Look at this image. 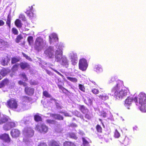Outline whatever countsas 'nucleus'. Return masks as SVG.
I'll list each match as a JSON object with an SVG mask.
<instances>
[{
    "instance_id": "nucleus-14",
    "label": "nucleus",
    "mask_w": 146,
    "mask_h": 146,
    "mask_svg": "<svg viewBox=\"0 0 146 146\" xmlns=\"http://www.w3.org/2000/svg\"><path fill=\"white\" fill-rule=\"evenodd\" d=\"M70 56L71 57V61L73 65H74L77 62V58L76 53H72L70 54Z\"/></svg>"
},
{
    "instance_id": "nucleus-17",
    "label": "nucleus",
    "mask_w": 146,
    "mask_h": 146,
    "mask_svg": "<svg viewBox=\"0 0 146 146\" xmlns=\"http://www.w3.org/2000/svg\"><path fill=\"white\" fill-rule=\"evenodd\" d=\"M20 66L22 69H29L30 68L29 64L27 62H22L20 63Z\"/></svg>"
},
{
    "instance_id": "nucleus-19",
    "label": "nucleus",
    "mask_w": 146,
    "mask_h": 146,
    "mask_svg": "<svg viewBox=\"0 0 146 146\" xmlns=\"http://www.w3.org/2000/svg\"><path fill=\"white\" fill-rule=\"evenodd\" d=\"M78 108L81 112L83 113H87L88 112V110L83 105H80Z\"/></svg>"
},
{
    "instance_id": "nucleus-32",
    "label": "nucleus",
    "mask_w": 146,
    "mask_h": 146,
    "mask_svg": "<svg viewBox=\"0 0 146 146\" xmlns=\"http://www.w3.org/2000/svg\"><path fill=\"white\" fill-rule=\"evenodd\" d=\"M30 84L32 85H36L38 84V82L36 80H31L29 82Z\"/></svg>"
},
{
    "instance_id": "nucleus-38",
    "label": "nucleus",
    "mask_w": 146,
    "mask_h": 146,
    "mask_svg": "<svg viewBox=\"0 0 146 146\" xmlns=\"http://www.w3.org/2000/svg\"><path fill=\"white\" fill-rule=\"evenodd\" d=\"M47 123L51 124H54L55 123L56 121L55 120L51 119H47L46 121Z\"/></svg>"
},
{
    "instance_id": "nucleus-11",
    "label": "nucleus",
    "mask_w": 146,
    "mask_h": 146,
    "mask_svg": "<svg viewBox=\"0 0 146 146\" xmlns=\"http://www.w3.org/2000/svg\"><path fill=\"white\" fill-rule=\"evenodd\" d=\"M0 139L7 143L10 142L11 140L9 135L5 133L0 135Z\"/></svg>"
},
{
    "instance_id": "nucleus-2",
    "label": "nucleus",
    "mask_w": 146,
    "mask_h": 146,
    "mask_svg": "<svg viewBox=\"0 0 146 146\" xmlns=\"http://www.w3.org/2000/svg\"><path fill=\"white\" fill-rule=\"evenodd\" d=\"M127 92L126 90L118 89V85L117 86L113 89L111 91V94L112 95L117 99H122L124 96L127 94Z\"/></svg>"
},
{
    "instance_id": "nucleus-44",
    "label": "nucleus",
    "mask_w": 146,
    "mask_h": 146,
    "mask_svg": "<svg viewBox=\"0 0 146 146\" xmlns=\"http://www.w3.org/2000/svg\"><path fill=\"white\" fill-rule=\"evenodd\" d=\"M79 89L82 91L84 92L85 88L83 85L81 84H79Z\"/></svg>"
},
{
    "instance_id": "nucleus-39",
    "label": "nucleus",
    "mask_w": 146,
    "mask_h": 146,
    "mask_svg": "<svg viewBox=\"0 0 146 146\" xmlns=\"http://www.w3.org/2000/svg\"><path fill=\"white\" fill-rule=\"evenodd\" d=\"M55 102V104L56 106V107L57 109H61L62 108V106H60V104L57 102H56V100L54 99H53Z\"/></svg>"
},
{
    "instance_id": "nucleus-18",
    "label": "nucleus",
    "mask_w": 146,
    "mask_h": 146,
    "mask_svg": "<svg viewBox=\"0 0 146 146\" xmlns=\"http://www.w3.org/2000/svg\"><path fill=\"white\" fill-rule=\"evenodd\" d=\"M50 116L53 117L54 119L59 120H63V117L60 114H51Z\"/></svg>"
},
{
    "instance_id": "nucleus-6",
    "label": "nucleus",
    "mask_w": 146,
    "mask_h": 146,
    "mask_svg": "<svg viewBox=\"0 0 146 146\" xmlns=\"http://www.w3.org/2000/svg\"><path fill=\"white\" fill-rule=\"evenodd\" d=\"M35 129L40 133H45L47 132L48 127L44 123H40L36 125Z\"/></svg>"
},
{
    "instance_id": "nucleus-42",
    "label": "nucleus",
    "mask_w": 146,
    "mask_h": 146,
    "mask_svg": "<svg viewBox=\"0 0 146 146\" xmlns=\"http://www.w3.org/2000/svg\"><path fill=\"white\" fill-rule=\"evenodd\" d=\"M27 40L29 44L31 45L33 42V37H28Z\"/></svg>"
},
{
    "instance_id": "nucleus-22",
    "label": "nucleus",
    "mask_w": 146,
    "mask_h": 146,
    "mask_svg": "<svg viewBox=\"0 0 146 146\" xmlns=\"http://www.w3.org/2000/svg\"><path fill=\"white\" fill-rule=\"evenodd\" d=\"M11 17L10 13H9L7 16V19L6 21V24L8 25L9 29H10L11 27Z\"/></svg>"
},
{
    "instance_id": "nucleus-53",
    "label": "nucleus",
    "mask_w": 146,
    "mask_h": 146,
    "mask_svg": "<svg viewBox=\"0 0 146 146\" xmlns=\"http://www.w3.org/2000/svg\"><path fill=\"white\" fill-rule=\"evenodd\" d=\"M22 38V37H17L16 40V41L18 43L19 42V41Z\"/></svg>"
},
{
    "instance_id": "nucleus-46",
    "label": "nucleus",
    "mask_w": 146,
    "mask_h": 146,
    "mask_svg": "<svg viewBox=\"0 0 146 146\" xmlns=\"http://www.w3.org/2000/svg\"><path fill=\"white\" fill-rule=\"evenodd\" d=\"M115 135L117 138H118L120 136V134L117 129L115 130Z\"/></svg>"
},
{
    "instance_id": "nucleus-35",
    "label": "nucleus",
    "mask_w": 146,
    "mask_h": 146,
    "mask_svg": "<svg viewBox=\"0 0 146 146\" xmlns=\"http://www.w3.org/2000/svg\"><path fill=\"white\" fill-rule=\"evenodd\" d=\"M19 18L21 19L23 21H25L26 20L25 16L23 14H21L19 15Z\"/></svg>"
},
{
    "instance_id": "nucleus-40",
    "label": "nucleus",
    "mask_w": 146,
    "mask_h": 146,
    "mask_svg": "<svg viewBox=\"0 0 146 146\" xmlns=\"http://www.w3.org/2000/svg\"><path fill=\"white\" fill-rule=\"evenodd\" d=\"M99 98H101L102 100H104L107 99L108 98V97L105 95H101L99 96Z\"/></svg>"
},
{
    "instance_id": "nucleus-45",
    "label": "nucleus",
    "mask_w": 146,
    "mask_h": 146,
    "mask_svg": "<svg viewBox=\"0 0 146 146\" xmlns=\"http://www.w3.org/2000/svg\"><path fill=\"white\" fill-rule=\"evenodd\" d=\"M21 76L23 78V79L24 80V81H27L28 80V79L26 76V75L25 73H22L21 74Z\"/></svg>"
},
{
    "instance_id": "nucleus-49",
    "label": "nucleus",
    "mask_w": 146,
    "mask_h": 146,
    "mask_svg": "<svg viewBox=\"0 0 146 146\" xmlns=\"http://www.w3.org/2000/svg\"><path fill=\"white\" fill-rule=\"evenodd\" d=\"M7 42H5L2 39H0V44L2 45H5L6 44Z\"/></svg>"
},
{
    "instance_id": "nucleus-59",
    "label": "nucleus",
    "mask_w": 146,
    "mask_h": 146,
    "mask_svg": "<svg viewBox=\"0 0 146 146\" xmlns=\"http://www.w3.org/2000/svg\"><path fill=\"white\" fill-rule=\"evenodd\" d=\"M96 70V71L97 72H100L101 71H102V70L101 68H99L98 67H97Z\"/></svg>"
},
{
    "instance_id": "nucleus-5",
    "label": "nucleus",
    "mask_w": 146,
    "mask_h": 146,
    "mask_svg": "<svg viewBox=\"0 0 146 146\" xmlns=\"http://www.w3.org/2000/svg\"><path fill=\"white\" fill-rule=\"evenodd\" d=\"M54 47L49 46L46 48L44 52V55L45 57L48 58L52 59L55 56Z\"/></svg>"
},
{
    "instance_id": "nucleus-52",
    "label": "nucleus",
    "mask_w": 146,
    "mask_h": 146,
    "mask_svg": "<svg viewBox=\"0 0 146 146\" xmlns=\"http://www.w3.org/2000/svg\"><path fill=\"white\" fill-rule=\"evenodd\" d=\"M88 105H91L92 104V100L90 98H88Z\"/></svg>"
},
{
    "instance_id": "nucleus-54",
    "label": "nucleus",
    "mask_w": 146,
    "mask_h": 146,
    "mask_svg": "<svg viewBox=\"0 0 146 146\" xmlns=\"http://www.w3.org/2000/svg\"><path fill=\"white\" fill-rule=\"evenodd\" d=\"M38 146H47L46 143H40Z\"/></svg>"
},
{
    "instance_id": "nucleus-24",
    "label": "nucleus",
    "mask_w": 146,
    "mask_h": 146,
    "mask_svg": "<svg viewBox=\"0 0 146 146\" xmlns=\"http://www.w3.org/2000/svg\"><path fill=\"white\" fill-rule=\"evenodd\" d=\"M9 60L7 58L3 59L1 61V64L3 66L7 65Z\"/></svg>"
},
{
    "instance_id": "nucleus-29",
    "label": "nucleus",
    "mask_w": 146,
    "mask_h": 146,
    "mask_svg": "<svg viewBox=\"0 0 146 146\" xmlns=\"http://www.w3.org/2000/svg\"><path fill=\"white\" fill-rule=\"evenodd\" d=\"M8 72L7 70L5 69H3L1 70L0 73L2 76H4L7 74Z\"/></svg>"
},
{
    "instance_id": "nucleus-26",
    "label": "nucleus",
    "mask_w": 146,
    "mask_h": 146,
    "mask_svg": "<svg viewBox=\"0 0 146 146\" xmlns=\"http://www.w3.org/2000/svg\"><path fill=\"white\" fill-rule=\"evenodd\" d=\"M64 146H76L73 143L70 142H66L64 143Z\"/></svg>"
},
{
    "instance_id": "nucleus-23",
    "label": "nucleus",
    "mask_w": 146,
    "mask_h": 146,
    "mask_svg": "<svg viewBox=\"0 0 146 146\" xmlns=\"http://www.w3.org/2000/svg\"><path fill=\"white\" fill-rule=\"evenodd\" d=\"M73 113V114L75 116L80 118L82 119H84L83 116L79 112L77 111H74Z\"/></svg>"
},
{
    "instance_id": "nucleus-33",
    "label": "nucleus",
    "mask_w": 146,
    "mask_h": 146,
    "mask_svg": "<svg viewBox=\"0 0 146 146\" xmlns=\"http://www.w3.org/2000/svg\"><path fill=\"white\" fill-rule=\"evenodd\" d=\"M67 78L69 80L74 82H77V80L76 78H74L71 77H67Z\"/></svg>"
},
{
    "instance_id": "nucleus-25",
    "label": "nucleus",
    "mask_w": 146,
    "mask_h": 146,
    "mask_svg": "<svg viewBox=\"0 0 146 146\" xmlns=\"http://www.w3.org/2000/svg\"><path fill=\"white\" fill-rule=\"evenodd\" d=\"M58 37H49V41L50 44L53 42H56L58 41Z\"/></svg>"
},
{
    "instance_id": "nucleus-50",
    "label": "nucleus",
    "mask_w": 146,
    "mask_h": 146,
    "mask_svg": "<svg viewBox=\"0 0 146 146\" xmlns=\"http://www.w3.org/2000/svg\"><path fill=\"white\" fill-rule=\"evenodd\" d=\"M23 100L24 101H30L31 100V98L27 96H24L23 97Z\"/></svg>"
},
{
    "instance_id": "nucleus-60",
    "label": "nucleus",
    "mask_w": 146,
    "mask_h": 146,
    "mask_svg": "<svg viewBox=\"0 0 146 146\" xmlns=\"http://www.w3.org/2000/svg\"><path fill=\"white\" fill-rule=\"evenodd\" d=\"M71 126L72 127H77V125L74 123H72L71 125Z\"/></svg>"
},
{
    "instance_id": "nucleus-56",
    "label": "nucleus",
    "mask_w": 146,
    "mask_h": 146,
    "mask_svg": "<svg viewBox=\"0 0 146 146\" xmlns=\"http://www.w3.org/2000/svg\"><path fill=\"white\" fill-rule=\"evenodd\" d=\"M63 114L65 116L71 117V115H69V114L66 112H64L63 113Z\"/></svg>"
},
{
    "instance_id": "nucleus-62",
    "label": "nucleus",
    "mask_w": 146,
    "mask_h": 146,
    "mask_svg": "<svg viewBox=\"0 0 146 146\" xmlns=\"http://www.w3.org/2000/svg\"><path fill=\"white\" fill-rule=\"evenodd\" d=\"M46 72H47V73L48 74H49V75H50V74H51V72L50 71L47 70Z\"/></svg>"
},
{
    "instance_id": "nucleus-3",
    "label": "nucleus",
    "mask_w": 146,
    "mask_h": 146,
    "mask_svg": "<svg viewBox=\"0 0 146 146\" xmlns=\"http://www.w3.org/2000/svg\"><path fill=\"white\" fill-rule=\"evenodd\" d=\"M47 46L46 42L41 37H38L36 38L35 48L37 51H40L43 48H46Z\"/></svg>"
},
{
    "instance_id": "nucleus-34",
    "label": "nucleus",
    "mask_w": 146,
    "mask_h": 146,
    "mask_svg": "<svg viewBox=\"0 0 146 146\" xmlns=\"http://www.w3.org/2000/svg\"><path fill=\"white\" fill-rule=\"evenodd\" d=\"M11 31L12 33L15 35H17L18 34V32L17 30L15 27H13L12 28Z\"/></svg>"
},
{
    "instance_id": "nucleus-57",
    "label": "nucleus",
    "mask_w": 146,
    "mask_h": 146,
    "mask_svg": "<svg viewBox=\"0 0 146 146\" xmlns=\"http://www.w3.org/2000/svg\"><path fill=\"white\" fill-rule=\"evenodd\" d=\"M85 118L89 119L91 117L88 114L86 113L85 116Z\"/></svg>"
},
{
    "instance_id": "nucleus-16",
    "label": "nucleus",
    "mask_w": 146,
    "mask_h": 146,
    "mask_svg": "<svg viewBox=\"0 0 146 146\" xmlns=\"http://www.w3.org/2000/svg\"><path fill=\"white\" fill-rule=\"evenodd\" d=\"M133 100V99L132 98L129 97H127L125 100V105L126 107H127V109H129V108L128 107L129 106H130L131 104V103Z\"/></svg>"
},
{
    "instance_id": "nucleus-13",
    "label": "nucleus",
    "mask_w": 146,
    "mask_h": 146,
    "mask_svg": "<svg viewBox=\"0 0 146 146\" xmlns=\"http://www.w3.org/2000/svg\"><path fill=\"white\" fill-rule=\"evenodd\" d=\"M25 90L26 94L29 95H33L34 92V90L33 88L28 86L25 87Z\"/></svg>"
},
{
    "instance_id": "nucleus-30",
    "label": "nucleus",
    "mask_w": 146,
    "mask_h": 146,
    "mask_svg": "<svg viewBox=\"0 0 146 146\" xmlns=\"http://www.w3.org/2000/svg\"><path fill=\"white\" fill-rule=\"evenodd\" d=\"M51 146H60V145L59 142L52 141L51 142Z\"/></svg>"
},
{
    "instance_id": "nucleus-9",
    "label": "nucleus",
    "mask_w": 146,
    "mask_h": 146,
    "mask_svg": "<svg viewBox=\"0 0 146 146\" xmlns=\"http://www.w3.org/2000/svg\"><path fill=\"white\" fill-rule=\"evenodd\" d=\"M23 134L26 137H31L34 134V131L31 128H25L23 131Z\"/></svg>"
},
{
    "instance_id": "nucleus-27",
    "label": "nucleus",
    "mask_w": 146,
    "mask_h": 146,
    "mask_svg": "<svg viewBox=\"0 0 146 146\" xmlns=\"http://www.w3.org/2000/svg\"><path fill=\"white\" fill-rule=\"evenodd\" d=\"M20 59L18 58L13 57L12 58L11 63L13 64L16 63L20 61Z\"/></svg>"
},
{
    "instance_id": "nucleus-47",
    "label": "nucleus",
    "mask_w": 146,
    "mask_h": 146,
    "mask_svg": "<svg viewBox=\"0 0 146 146\" xmlns=\"http://www.w3.org/2000/svg\"><path fill=\"white\" fill-rule=\"evenodd\" d=\"M96 129L99 132H102V128L101 126L99 125H98L96 126Z\"/></svg>"
},
{
    "instance_id": "nucleus-4",
    "label": "nucleus",
    "mask_w": 146,
    "mask_h": 146,
    "mask_svg": "<svg viewBox=\"0 0 146 146\" xmlns=\"http://www.w3.org/2000/svg\"><path fill=\"white\" fill-rule=\"evenodd\" d=\"M139 103L141 104L140 110L143 112H146V95L141 93L139 94Z\"/></svg>"
},
{
    "instance_id": "nucleus-31",
    "label": "nucleus",
    "mask_w": 146,
    "mask_h": 146,
    "mask_svg": "<svg viewBox=\"0 0 146 146\" xmlns=\"http://www.w3.org/2000/svg\"><path fill=\"white\" fill-rule=\"evenodd\" d=\"M69 136L71 138L76 139L77 138L76 134L73 133H69L68 134Z\"/></svg>"
},
{
    "instance_id": "nucleus-55",
    "label": "nucleus",
    "mask_w": 146,
    "mask_h": 146,
    "mask_svg": "<svg viewBox=\"0 0 146 146\" xmlns=\"http://www.w3.org/2000/svg\"><path fill=\"white\" fill-rule=\"evenodd\" d=\"M5 24L4 22L2 20H0V26L3 25Z\"/></svg>"
},
{
    "instance_id": "nucleus-58",
    "label": "nucleus",
    "mask_w": 146,
    "mask_h": 146,
    "mask_svg": "<svg viewBox=\"0 0 146 146\" xmlns=\"http://www.w3.org/2000/svg\"><path fill=\"white\" fill-rule=\"evenodd\" d=\"M51 36H57V34L54 33H53L51 34Z\"/></svg>"
},
{
    "instance_id": "nucleus-20",
    "label": "nucleus",
    "mask_w": 146,
    "mask_h": 146,
    "mask_svg": "<svg viewBox=\"0 0 146 146\" xmlns=\"http://www.w3.org/2000/svg\"><path fill=\"white\" fill-rule=\"evenodd\" d=\"M9 83V80L7 78L4 79L0 84V88L4 87L6 85H8Z\"/></svg>"
},
{
    "instance_id": "nucleus-64",
    "label": "nucleus",
    "mask_w": 146,
    "mask_h": 146,
    "mask_svg": "<svg viewBox=\"0 0 146 146\" xmlns=\"http://www.w3.org/2000/svg\"><path fill=\"white\" fill-rule=\"evenodd\" d=\"M102 115L103 116V117H106V113H104Z\"/></svg>"
},
{
    "instance_id": "nucleus-51",
    "label": "nucleus",
    "mask_w": 146,
    "mask_h": 146,
    "mask_svg": "<svg viewBox=\"0 0 146 146\" xmlns=\"http://www.w3.org/2000/svg\"><path fill=\"white\" fill-rule=\"evenodd\" d=\"M58 88L60 89H61V90H62V91L63 92H64V90H66L67 91H68V90H66V89H65V88H64L63 86H62L61 85H58Z\"/></svg>"
},
{
    "instance_id": "nucleus-63",
    "label": "nucleus",
    "mask_w": 146,
    "mask_h": 146,
    "mask_svg": "<svg viewBox=\"0 0 146 146\" xmlns=\"http://www.w3.org/2000/svg\"><path fill=\"white\" fill-rule=\"evenodd\" d=\"M23 56L25 57V58L27 57V55L26 54H25L24 53H23Z\"/></svg>"
},
{
    "instance_id": "nucleus-8",
    "label": "nucleus",
    "mask_w": 146,
    "mask_h": 146,
    "mask_svg": "<svg viewBox=\"0 0 146 146\" xmlns=\"http://www.w3.org/2000/svg\"><path fill=\"white\" fill-rule=\"evenodd\" d=\"M79 68L83 71H85L88 67L86 60L84 59H80L79 62Z\"/></svg>"
},
{
    "instance_id": "nucleus-61",
    "label": "nucleus",
    "mask_w": 146,
    "mask_h": 146,
    "mask_svg": "<svg viewBox=\"0 0 146 146\" xmlns=\"http://www.w3.org/2000/svg\"><path fill=\"white\" fill-rule=\"evenodd\" d=\"M133 100L135 102H137V97H135L134 99Z\"/></svg>"
},
{
    "instance_id": "nucleus-36",
    "label": "nucleus",
    "mask_w": 146,
    "mask_h": 146,
    "mask_svg": "<svg viewBox=\"0 0 146 146\" xmlns=\"http://www.w3.org/2000/svg\"><path fill=\"white\" fill-rule=\"evenodd\" d=\"M43 94L44 96L46 97L50 98L51 97V96L46 91H44Z\"/></svg>"
},
{
    "instance_id": "nucleus-15",
    "label": "nucleus",
    "mask_w": 146,
    "mask_h": 146,
    "mask_svg": "<svg viewBox=\"0 0 146 146\" xmlns=\"http://www.w3.org/2000/svg\"><path fill=\"white\" fill-rule=\"evenodd\" d=\"M31 9L30 10H27L26 12V13L27 14L30 18L32 19L35 18V15H34V13L32 12L33 7H31Z\"/></svg>"
},
{
    "instance_id": "nucleus-48",
    "label": "nucleus",
    "mask_w": 146,
    "mask_h": 146,
    "mask_svg": "<svg viewBox=\"0 0 146 146\" xmlns=\"http://www.w3.org/2000/svg\"><path fill=\"white\" fill-rule=\"evenodd\" d=\"M92 91L94 94H98L99 92V90L96 89L92 90Z\"/></svg>"
},
{
    "instance_id": "nucleus-12",
    "label": "nucleus",
    "mask_w": 146,
    "mask_h": 146,
    "mask_svg": "<svg viewBox=\"0 0 146 146\" xmlns=\"http://www.w3.org/2000/svg\"><path fill=\"white\" fill-rule=\"evenodd\" d=\"M20 134V131L17 129H13L11 132V135L13 138H16L18 137Z\"/></svg>"
},
{
    "instance_id": "nucleus-10",
    "label": "nucleus",
    "mask_w": 146,
    "mask_h": 146,
    "mask_svg": "<svg viewBox=\"0 0 146 146\" xmlns=\"http://www.w3.org/2000/svg\"><path fill=\"white\" fill-rule=\"evenodd\" d=\"M15 124L14 122H9L4 125L3 128L5 130L8 131L11 128L15 127Z\"/></svg>"
},
{
    "instance_id": "nucleus-37",
    "label": "nucleus",
    "mask_w": 146,
    "mask_h": 146,
    "mask_svg": "<svg viewBox=\"0 0 146 146\" xmlns=\"http://www.w3.org/2000/svg\"><path fill=\"white\" fill-rule=\"evenodd\" d=\"M83 144L84 146H87L89 144L88 142L84 138H82Z\"/></svg>"
},
{
    "instance_id": "nucleus-7",
    "label": "nucleus",
    "mask_w": 146,
    "mask_h": 146,
    "mask_svg": "<svg viewBox=\"0 0 146 146\" xmlns=\"http://www.w3.org/2000/svg\"><path fill=\"white\" fill-rule=\"evenodd\" d=\"M6 105L10 108L16 109L18 106L17 101L13 98L7 101Z\"/></svg>"
},
{
    "instance_id": "nucleus-28",
    "label": "nucleus",
    "mask_w": 146,
    "mask_h": 146,
    "mask_svg": "<svg viewBox=\"0 0 146 146\" xmlns=\"http://www.w3.org/2000/svg\"><path fill=\"white\" fill-rule=\"evenodd\" d=\"M34 119L36 121H42V119L41 117L37 114L34 116Z\"/></svg>"
},
{
    "instance_id": "nucleus-1",
    "label": "nucleus",
    "mask_w": 146,
    "mask_h": 146,
    "mask_svg": "<svg viewBox=\"0 0 146 146\" xmlns=\"http://www.w3.org/2000/svg\"><path fill=\"white\" fill-rule=\"evenodd\" d=\"M63 47L64 46L61 43L58 44L56 45V50L55 52V61L67 67L68 65V62L65 56L62 55Z\"/></svg>"
},
{
    "instance_id": "nucleus-41",
    "label": "nucleus",
    "mask_w": 146,
    "mask_h": 146,
    "mask_svg": "<svg viewBox=\"0 0 146 146\" xmlns=\"http://www.w3.org/2000/svg\"><path fill=\"white\" fill-rule=\"evenodd\" d=\"M18 84L20 85H23L24 86H27V84L26 82L21 80L18 82Z\"/></svg>"
},
{
    "instance_id": "nucleus-21",
    "label": "nucleus",
    "mask_w": 146,
    "mask_h": 146,
    "mask_svg": "<svg viewBox=\"0 0 146 146\" xmlns=\"http://www.w3.org/2000/svg\"><path fill=\"white\" fill-rule=\"evenodd\" d=\"M15 24L16 27L18 28H21L23 25L21 21L18 19H17L15 20Z\"/></svg>"
},
{
    "instance_id": "nucleus-43",
    "label": "nucleus",
    "mask_w": 146,
    "mask_h": 146,
    "mask_svg": "<svg viewBox=\"0 0 146 146\" xmlns=\"http://www.w3.org/2000/svg\"><path fill=\"white\" fill-rule=\"evenodd\" d=\"M19 64H15L13 66L12 68V70L13 71H15L18 69V67L19 66Z\"/></svg>"
}]
</instances>
